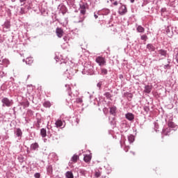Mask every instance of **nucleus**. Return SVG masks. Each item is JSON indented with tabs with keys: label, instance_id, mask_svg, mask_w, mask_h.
Masks as SVG:
<instances>
[{
	"label": "nucleus",
	"instance_id": "6",
	"mask_svg": "<svg viewBox=\"0 0 178 178\" xmlns=\"http://www.w3.org/2000/svg\"><path fill=\"white\" fill-rule=\"evenodd\" d=\"M95 60L98 63L99 66H105V65H106V61L105 60V58L102 56L97 57Z\"/></svg>",
	"mask_w": 178,
	"mask_h": 178
},
{
	"label": "nucleus",
	"instance_id": "52",
	"mask_svg": "<svg viewBox=\"0 0 178 178\" xmlns=\"http://www.w3.org/2000/svg\"><path fill=\"white\" fill-rule=\"evenodd\" d=\"M81 20H79V21H78V22H76V23H81Z\"/></svg>",
	"mask_w": 178,
	"mask_h": 178
},
{
	"label": "nucleus",
	"instance_id": "41",
	"mask_svg": "<svg viewBox=\"0 0 178 178\" xmlns=\"http://www.w3.org/2000/svg\"><path fill=\"white\" fill-rule=\"evenodd\" d=\"M3 76H5V73H4L3 71H1V70H0V79H1V77H3Z\"/></svg>",
	"mask_w": 178,
	"mask_h": 178
},
{
	"label": "nucleus",
	"instance_id": "25",
	"mask_svg": "<svg viewBox=\"0 0 178 178\" xmlns=\"http://www.w3.org/2000/svg\"><path fill=\"white\" fill-rule=\"evenodd\" d=\"M66 178H74L73 172L67 171L65 174Z\"/></svg>",
	"mask_w": 178,
	"mask_h": 178
},
{
	"label": "nucleus",
	"instance_id": "9",
	"mask_svg": "<svg viewBox=\"0 0 178 178\" xmlns=\"http://www.w3.org/2000/svg\"><path fill=\"white\" fill-rule=\"evenodd\" d=\"M125 118L127 120H129V122H133L134 120V115L131 113H127L125 115Z\"/></svg>",
	"mask_w": 178,
	"mask_h": 178
},
{
	"label": "nucleus",
	"instance_id": "53",
	"mask_svg": "<svg viewBox=\"0 0 178 178\" xmlns=\"http://www.w3.org/2000/svg\"><path fill=\"white\" fill-rule=\"evenodd\" d=\"M120 79H123V75H120Z\"/></svg>",
	"mask_w": 178,
	"mask_h": 178
},
{
	"label": "nucleus",
	"instance_id": "13",
	"mask_svg": "<svg viewBox=\"0 0 178 178\" xmlns=\"http://www.w3.org/2000/svg\"><path fill=\"white\" fill-rule=\"evenodd\" d=\"M171 131H173L170 128L168 127L163 129L162 134L163 136H169Z\"/></svg>",
	"mask_w": 178,
	"mask_h": 178
},
{
	"label": "nucleus",
	"instance_id": "12",
	"mask_svg": "<svg viewBox=\"0 0 178 178\" xmlns=\"http://www.w3.org/2000/svg\"><path fill=\"white\" fill-rule=\"evenodd\" d=\"M56 127L58 128L60 127V129H63L65 127V124H63V122H62L60 120H58L55 122Z\"/></svg>",
	"mask_w": 178,
	"mask_h": 178
},
{
	"label": "nucleus",
	"instance_id": "28",
	"mask_svg": "<svg viewBox=\"0 0 178 178\" xmlns=\"http://www.w3.org/2000/svg\"><path fill=\"white\" fill-rule=\"evenodd\" d=\"M47 173H49V174L52 173V172H53L52 165H47Z\"/></svg>",
	"mask_w": 178,
	"mask_h": 178
},
{
	"label": "nucleus",
	"instance_id": "26",
	"mask_svg": "<svg viewBox=\"0 0 178 178\" xmlns=\"http://www.w3.org/2000/svg\"><path fill=\"white\" fill-rule=\"evenodd\" d=\"M77 159H79V156L74 154L71 159V162L76 163V162H77Z\"/></svg>",
	"mask_w": 178,
	"mask_h": 178
},
{
	"label": "nucleus",
	"instance_id": "8",
	"mask_svg": "<svg viewBox=\"0 0 178 178\" xmlns=\"http://www.w3.org/2000/svg\"><path fill=\"white\" fill-rule=\"evenodd\" d=\"M15 136L18 137V140H20L22 138V136H23V131H22V129L20 128H17L16 131H15Z\"/></svg>",
	"mask_w": 178,
	"mask_h": 178
},
{
	"label": "nucleus",
	"instance_id": "55",
	"mask_svg": "<svg viewBox=\"0 0 178 178\" xmlns=\"http://www.w3.org/2000/svg\"><path fill=\"white\" fill-rule=\"evenodd\" d=\"M113 1H115V0H110V2H113Z\"/></svg>",
	"mask_w": 178,
	"mask_h": 178
},
{
	"label": "nucleus",
	"instance_id": "29",
	"mask_svg": "<svg viewBox=\"0 0 178 178\" xmlns=\"http://www.w3.org/2000/svg\"><path fill=\"white\" fill-rule=\"evenodd\" d=\"M26 65H31L33 63V58H27L26 60Z\"/></svg>",
	"mask_w": 178,
	"mask_h": 178
},
{
	"label": "nucleus",
	"instance_id": "51",
	"mask_svg": "<svg viewBox=\"0 0 178 178\" xmlns=\"http://www.w3.org/2000/svg\"><path fill=\"white\" fill-rule=\"evenodd\" d=\"M129 1H130L131 3H134L135 0H129Z\"/></svg>",
	"mask_w": 178,
	"mask_h": 178
},
{
	"label": "nucleus",
	"instance_id": "50",
	"mask_svg": "<svg viewBox=\"0 0 178 178\" xmlns=\"http://www.w3.org/2000/svg\"><path fill=\"white\" fill-rule=\"evenodd\" d=\"M63 40H64V41H67V37L65 36V37L63 38Z\"/></svg>",
	"mask_w": 178,
	"mask_h": 178
},
{
	"label": "nucleus",
	"instance_id": "7",
	"mask_svg": "<svg viewBox=\"0 0 178 178\" xmlns=\"http://www.w3.org/2000/svg\"><path fill=\"white\" fill-rule=\"evenodd\" d=\"M160 67H163V69H165V70H169V69H170L171 66H170V59L168 58L167 59V63L165 64H162Z\"/></svg>",
	"mask_w": 178,
	"mask_h": 178
},
{
	"label": "nucleus",
	"instance_id": "18",
	"mask_svg": "<svg viewBox=\"0 0 178 178\" xmlns=\"http://www.w3.org/2000/svg\"><path fill=\"white\" fill-rule=\"evenodd\" d=\"M40 136L42 137V138H44V137H47V129L42 128L40 129Z\"/></svg>",
	"mask_w": 178,
	"mask_h": 178
},
{
	"label": "nucleus",
	"instance_id": "15",
	"mask_svg": "<svg viewBox=\"0 0 178 178\" xmlns=\"http://www.w3.org/2000/svg\"><path fill=\"white\" fill-rule=\"evenodd\" d=\"M58 9H60V10H61V13L63 15H65V13H66L67 10V8L63 4L60 5L58 6Z\"/></svg>",
	"mask_w": 178,
	"mask_h": 178
},
{
	"label": "nucleus",
	"instance_id": "46",
	"mask_svg": "<svg viewBox=\"0 0 178 178\" xmlns=\"http://www.w3.org/2000/svg\"><path fill=\"white\" fill-rule=\"evenodd\" d=\"M54 59L56 60V62H59V57L56 56Z\"/></svg>",
	"mask_w": 178,
	"mask_h": 178
},
{
	"label": "nucleus",
	"instance_id": "31",
	"mask_svg": "<svg viewBox=\"0 0 178 178\" xmlns=\"http://www.w3.org/2000/svg\"><path fill=\"white\" fill-rule=\"evenodd\" d=\"M43 106H44V108H50L51 107V102H45L43 104Z\"/></svg>",
	"mask_w": 178,
	"mask_h": 178
},
{
	"label": "nucleus",
	"instance_id": "33",
	"mask_svg": "<svg viewBox=\"0 0 178 178\" xmlns=\"http://www.w3.org/2000/svg\"><path fill=\"white\" fill-rule=\"evenodd\" d=\"M101 72H102V74H103V75L108 74V70H106L105 68H102Z\"/></svg>",
	"mask_w": 178,
	"mask_h": 178
},
{
	"label": "nucleus",
	"instance_id": "45",
	"mask_svg": "<svg viewBox=\"0 0 178 178\" xmlns=\"http://www.w3.org/2000/svg\"><path fill=\"white\" fill-rule=\"evenodd\" d=\"M76 102L79 103H81V102H83V100L79 98L76 99Z\"/></svg>",
	"mask_w": 178,
	"mask_h": 178
},
{
	"label": "nucleus",
	"instance_id": "27",
	"mask_svg": "<svg viewBox=\"0 0 178 178\" xmlns=\"http://www.w3.org/2000/svg\"><path fill=\"white\" fill-rule=\"evenodd\" d=\"M4 27L6 29H10V22L8 21V20H6L5 22H4Z\"/></svg>",
	"mask_w": 178,
	"mask_h": 178
},
{
	"label": "nucleus",
	"instance_id": "30",
	"mask_svg": "<svg viewBox=\"0 0 178 178\" xmlns=\"http://www.w3.org/2000/svg\"><path fill=\"white\" fill-rule=\"evenodd\" d=\"M104 97L107 98V99H111L112 95H111V93L109 92H106L104 94Z\"/></svg>",
	"mask_w": 178,
	"mask_h": 178
},
{
	"label": "nucleus",
	"instance_id": "49",
	"mask_svg": "<svg viewBox=\"0 0 178 178\" xmlns=\"http://www.w3.org/2000/svg\"><path fill=\"white\" fill-rule=\"evenodd\" d=\"M94 17H95V19H98V15L95 13L94 14Z\"/></svg>",
	"mask_w": 178,
	"mask_h": 178
},
{
	"label": "nucleus",
	"instance_id": "42",
	"mask_svg": "<svg viewBox=\"0 0 178 178\" xmlns=\"http://www.w3.org/2000/svg\"><path fill=\"white\" fill-rule=\"evenodd\" d=\"M95 176H96V177H99V176H101V172H95Z\"/></svg>",
	"mask_w": 178,
	"mask_h": 178
},
{
	"label": "nucleus",
	"instance_id": "56",
	"mask_svg": "<svg viewBox=\"0 0 178 178\" xmlns=\"http://www.w3.org/2000/svg\"><path fill=\"white\" fill-rule=\"evenodd\" d=\"M161 12H163V8H161Z\"/></svg>",
	"mask_w": 178,
	"mask_h": 178
},
{
	"label": "nucleus",
	"instance_id": "10",
	"mask_svg": "<svg viewBox=\"0 0 178 178\" xmlns=\"http://www.w3.org/2000/svg\"><path fill=\"white\" fill-rule=\"evenodd\" d=\"M56 35L59 38H62V37L63 36V30H62L60 28H57L56 29Z\"/></svg>",
	"mask_w": 178,
	"mask_h": 178
},
{
	"label": "nucleus",
	"instance_id": "32",
	"mask_svg": "<svg viewBox=\"0 0 178 178\" xmlns=\"http://www.w3.org/2000/svg\"><path fill=\"white\" fill-rule=\"evenodd\" d=\"M140 40H142V41H147V40H148V36H147V35H142L140 36Z\"/></svg>",
	"mask_w": 178,
	"mask_h": 178
},
{
	"label": "nucleus",
	"instance_id": "16",
	"mask_svg": "<svg viewBox=\"0 0 178 178\" xmlns=\"http://www.w3.org/2000/svg\"><path fill=\"white\" fill-rule=\"evenodd\" d=\"M177 126H176L175 124H174V122H168V128H170L172 131L175 130H176L175 128H177Z\"/></svg>",
	"mask_w": 178,
	"mask_h": 178
},
{
	"label": "nucleus",
	"instance_id": "3",
	"mask_svg": "<svg viewBox=\"0 0 178 178\" xmlns=\"http://www.w3.org/2000/svg\"><path fill=\"white\" fill-rule=\"evenodd\" d=\"M2 106L9 108L13 105V100L8 99V97H3L1 99Z\"/></svg>",
	"mask_w": 178,
	"mask_h": 178
},
{
	"label": "nucleus",
	"instance_id": "4",
	"mask_svg": "<svg viewBox=\"0 0 178 178\" xmlns=\"http://www.w3.org/2000/svg\"><path fill=\"white\" fill-rule=\"evenodd\" d=\"M157 56L159 58V60H162V59H165L168 56V51L161 49L157 51Z\"/></svg>",
	"mask_w": 178,
	"mask_h": 178
},
{
	"label": "nucleus",
	"instance_id": "37",
	"mask_svg": "<svg viewBox=\"0 0 178 178\" xmlns=\"http://www.w3.org/2000/svg\"><path fill=\"white\" fill-rule=\"evenodd\" d=\"M34 177H35V178H40V177H41V175L40 174V172H36V173H35V175H34Z\"/></svg>",
	"mask_w": 178,
	"mask_h": 178
},
{
	"label": "nucleus",
	"instance_id": "60",
	"mask_svg": "<svg viewBox=\"0 0 178 178\" xmlns=\"http://www.w3.org/2000/svg\"><path fill=\"white\" fill-rule=\"evenodd\" d=\"M0 62H1V57H0Z\"/></svg>",
	"mask_w": 178,
	"mask_h": 178
},
{
	"label": "nucleus",
	"instance_id": "47",
	"mask_svg": "<svg viewBox=\"0 0 178 178\" xmlns=\"http://www.w3.org/2000/svg\"><path fill=\"white\" fill-rule=\"evenodd\" d=\"M175 59H176V61L178 63V53L176 54L175 56Z\"/></svg>",
	"mask_w": 178,
	"mask_h": 178
},
{
	"label": "nucleus",
	"instance_id": "57",
	"mask_svg": "<svg viewBox=\"0 0 178 178\" xmlns=\"http://www.w3.org/2000/svg\"><path fill=\"white\" fill-rule=\"evenodd\" d=\"M56 140H58V138H56Z\"/></svg>",
	"mask_w": 178,
	"mask_h": 178
},
{
	"label": "nucleus",
	"instance_id": "24",
	"mask_svg": "<svg viewBox=\"0 0 178 178\" xmlns=\"http://www.w3.org/2000/svg\"><path fill=\"white\" fill-rule=\"evenodd\" d=\"M128 141L129 142L130 144L134 143V136L129 135L128 136Z\"/></svg>",
	"mask_w": 178,
	"mask_h": 178
},
{
	"label": "nucleus",
	"instance_id": "58",
	"mask_svg": "<svg viewBox=\"0 0 178 178\" xmlns=\"http://www.w3.org/2000/svg\"><path fill=\"white\" fill-rule=\"evenodd\" d=\"M132 154L134 155V152H132Z\"/></svg>",
	"mask_w": 178,
	"mask_h": 178
},
{
	"label": "nucleus",
	"instance_id": "1",
	"mask_svg": "<svg viewBox=\"0 0 178 178\" xmlns=\"http://www.w3.org/2000/svg\"><path fill=\"white\" fill-rule=\"evenodd\" d=\"M89 5H91L90 0H83L79 3V11L81 15H84L88 9Z\"/></svg>",
	"mask_w": 178,
	"mask_h": 178
},
{
	"label": "nucleus",
	"instance_id": "14",
	"mask_svg": "<svg viewBox=\"0 0 178 178\" xmlns=\"http://www.w3.org/2000/svg\"><path fill=\"white\" fill-rule=\"evenodd\" d=\"M39 145L38 143H34L31 145V149L32 151H38Z\"/></svg>",
	"mask_w": 178,
	"mask_h": 178
},
{
	"label": "nucleus",
	"instance_id": "54",
	"mask_svg": "<svg viewBox=\"0 0 178 178\" xmlns=\"http://www.w3.org/2000/svg\"><path fill=\"white\" fill-rule=\"evenodd\" d=\"M46 141H47V138H44V142L46 143Z\"/></svg>",
	"mask_w": 178,
	"mask_h": 178
},
{
	"label": "nucleus",
	"instance_id": "20",
	"mask_svg": "<svg viewBox=\"0 0 178 178\" xmlns=\"http://www.w3.org/2000/svg\"><path fill=\"white\" fill-rule=\"evenodd\" d=\"M136 30L138 33H145V29H144V27H143L140 25L138 26V27L136 28Z\"/></svg>",
	"mask_w": 178,
	"mask_h": 178
},
{
	"label": "nucleus",
	"instance_id": "2",
	"mask_svg": "<svg viewBox=\"0 0 178 178\" xmlns=\"http://www.w3.org/2000/svg\"><path fill=\"white\" fill-rule=\"evenodd\" d=\"M82 74H90V76H92V74H95V72H94V67H92L91 65H88L83 70Z\"/></svg>",
	"mask_w": 178,
	"mask_h": 178
},
{
	"label": "nucleus",
	"instance_id": "59",
	"mask_svg": "<svg viewBox=\"0 0 178 178\" xmlns=\"http://www.w3.org/2000/svg\"><path fill=\"white\" fill-rule=\"evenodd\" d=\"M72 2L74 1V0H72Z\"/></svg>",
	"mask_w": 178,
	"mask_h": 178
},
{
	"label": "nucleus",
	"instance_id": "17",
	"mask_svg": "<svg viewBox=\"0 0 178 178\" xmlns=\"http://www.w3.org/2000/svg\"><path fill=\"white\" fill-rule=\"evenodd\" d=\"M152 90V87H151L150 86H145L144 92H146V94H149V92H151Z\"/></svg>",
	"mask_w": 178,
	"mask_h": 178
},
{
	"label": "nucleus",
	"instance_id": "11",
	"mask_svg": "<svg viewBox=\"0 0 178 178\" xmlns=\"http://www.w3.org/2000/svg\"><path fill=\"white\" fill-rule=\"evenodd\" d=\"M146 48L148 49L149 52H154L156 49L155 46L151 43L147 44Z\"/></svg>",
	"mask_w": 178,
	"mask_h": 178
},
{
	"label": "nucleus",
	"instance_id": "23",
	"mask_svg": "<svg viewBox=\"0 0 178 178\" xmlns=\"http://www.w3.org/2000/svg\"><path fill=\"white\" fill-rule=\"evenodd\" d=\"M79 175L80 176H86L87 175V170L84 169H79Z\"/></svg>",
	"mask_w": 178,
	"mask_h": 178
},
{
	"label": "nucleus",
	"instance_id": "21",
	"mask_svg": "<svg viewBox=\"0 0 178 178\" xmlns=\"http://www.w3.org/2000/svg\"><path fill=\"white\" fill-rule=\"evenodd\" d=\"M110 113L111 115H113V116L116 115V106H113L110 108Z\"/></svg>",
	"mask_w": 178,
	"mask_h": 178
},
{
	"label": "nucleus",
	"instance_id": "36",
	"mask_svg": "<svg viewBox=\"0 0 178 178\" xmlns=\"http://www.w3.org/2000/svg\"><path fill=\"white\" fill-rule=\"evenodd\" d=\"M65 87L67 88V91H68V95H72V93H70V86L66 84V85H65Z\"/></svg>",
	"mask_w": 178,
	"mask_h": 178
},
{
	"label": "nucleus",
	"instance_id": "44",
	"mask_svg": "<svg viewBox=\"0 0 178 178\" xmlns=\"http://www.w3.org/2000/svg\"><path fill=\"white\" fill-rule=\"evenodd\" d=\"M113 5H114V6H118L119 5V2L115 1L114 3H113Z\"/></svg>",
	"mask_w": 178,
	"mask_h": 178
},
{
	"label": "nucleus",
	"instance_id": "40",
	"mask_svg": "<svg viewBox=\"0 0 178 178\" xmlns=\"http://www.w3.org/2000/svg\"><path fill=\"white\" fill-rule=\"evenodd\" d=\"M3 63H6L7 65H9V60L8 59L3 60Z\"/></svg>",
	"mask_w": 178,
	"mask_h": 178
},
{
	"label": "nucleus",
	"instance_id": "38",
	"mask_svg": "<svg viewBox=\"0 0 178 178\" xmlns=\"http://www.w3.org/2000/svg\"><path fill=\"white\" fill-rule=\"evenodd\" d=\"M19 2L21 3V6H23V5L26 3V0H19Z\"/></svg>",
	"mask_w": 178,
	"mask_h": 178
},
{
	"label": "nucleus",
	"instance_id": "34",
	"mask_svg": "<svg viewBox=\"0 0 178 178\" xmlns=\"http://www.w3.org/2000/svg\"><path fill=\"white\" fill-rule=\"evenodd\" d=\"M42 120L41 119H38L37 120V123H36V127L40 128V124H41Z\"/></svg>",
	"mask_w": 178,
	"mask_h": 178
},
{
	"label": "nucleus",
	"instance_id": "43",
	"mask_svg": "<svg viewBox=\"0 0 178 178\" xmlns=\"http://www.w3.org/2000/svg\"><path fill=\"white\" fill-rule=\"evenodd\" d=\"M145 112H148L149 111V108L147 106L144 107Z\"/></svg>",
	"mask_w": 178,
	"mask_h": 178
},
{
	"label": "nucleus",
	"instance_id": "22",
	"mask_svg": "<svg viewBox=\"0 0 178 178\" xmlns=\"http://www.w3.org/2000/svg\"><path fill=\"white\" fill-rule=\"evenodd\" d=\"M83 161L86 163L90 162V161H91V155H85L83 157Z\"/></svg>",
	"mask_w": 178,
	"mask_h": 178
},
{
	"label": "nucleus",
	"instance_id": "35",
	"mask_svg": "<svg viewBox=\"0 0 178 178\" xmlns=\"http://www.w3.org/2000/svg\"><path fill=\"white\" fill-rule=\"evenodd\" d=\"M18 161H19V162H20L21 163H23L24 162V157H23V156H19L18 157Z\"/></svg>",
	"mask_w": 178,
	"mask_h": 178
},
{
	"label": "nucleus",
	"instance_id": "48",
	"mask_svg": "<svg viewBox=\"0 0 178 178\" xmlns=\"http://www.w3.org/2000/svg\"><path fill=\"white\" fill-rule=\"evenodd\" d=\"M125 152H127L129 149V147H125L124 149Z\"/></svg>",
	"mask_w": 178,
	"mask_h": 178
},
{
	"label": "nucleus",
	"instance_id": "19",
	"mask_svg": "<svg viewBox=\"0 0 178 178\" xmlns=\"http://www.w3.org/2000/svg\"><path fill=\"white\" fill-rule=\"evenodd\" d=\"M101 13L102 15H108V13H111V10L108 9V8H103L102 10H101Z\"/></svg>",
	"mask_w": 178,
	"mask_h": 178
},
{
	"label": "nucleus",
	"instance_id": "39",
	"mask_svg": "<svg viewBox=\"0 0 178 178\" xmlns=\"http://www.w3.org/2000/svg\"><path fill=\"white\" fill-rule=\"evenodd\" d=\"M102 86V83L101 82H99L97 84V87H98L99 88V90H101V87Z\"/></svg>",
	"mask_w": 178,
	"mask_h": 178
},
{
	"label": "nucleus",
	"instance_id": "5",
	"mask_svg": "<svg viewBox=\"0 0 178 178\" xmlns=\"http://www.w3.org/2000/svg\"><path fill=\"white\" fill-rule=\"evenodd\" d=\"M120 7L118 8V13L120 15V16H124L126 13H127V7L126 5L120 3Z\"/></svg>",
	"mask_w": 178,
	"mask_h": 178
}]
</instances>
